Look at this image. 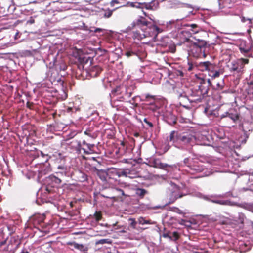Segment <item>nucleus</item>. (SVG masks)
<instances>
[{"label": "nucleus", "mask_w": 253, "mask_h": 253, "mask_svg": "<svg viewBox=\"0 0 253 253\" xmlns=\"http://www.w3.org/2000/svg\"><path fill=\"white\" fill-rule=\"evenodd\" d=\"M187 247H188L189 250H192V249H196L197 248L194 246H190L189 244H187Z\"/></svg>", "instance_id": "obj_52"}, {"label": "nucleus", "mask_w": 253, "mask_h": 253, "mask_svg": "<svg viewBox=\"0 0 253 253\" xmlns=\"http://www.w3.org/2000/svg\"><path fill=\"white\" fill-rule=\"evenodd\" d=\"M86 144H87V143L85 142V141H84H84H83V145H86Z\"/></svg>", "instance_id": "obj_63"}, {"label": "nucleus", "mask_w": 253, "mask_h": 253, "mask_svg": "<svg viewBox=\"0 0 253 253\" xmlns=\"http://www.w3.org/2000/svg\"><path fill=\"white\" fill-rule=\"evenodd\" d=\"M125 55L127 57H130L132 56H137V52L136 50L133 49L132 48L128 49L125 53Z\"/></svg>", "instance_id": "obj_26"}, {"label": "nucleus", "mask_w": 253, "mask_h": 253, "mask_svg": "<svg viewBox=\"0 0 253 253\" xmlns=\"http://www.w3.org/2000/svg\"><path fill=\"white\" fill-rule=\"evenodd\" d=\"M71 245H73L75 249L79 250L81 251L86 252L88 250V248L86 246H85L83 244H79L76 242H74L71 244Z\"/></svg>", "instance_id": "obj_24"}, {"label": "nucleus", "mask_w": 253, "mask_h": 253, "mask_svg": "<svg viewBox=\"0 0 253 253\" xmlns=\"http://www.w3.org/2000/svg\"><path fill=\"white\" fill-rule=\"evenodd\" d=\"M62 169H64L63 170H69L67 167L64 164L57 165L56 169L62 170Z\"/></svg>", "instance_id": "obj_40"}, {"label": "nucleus", "mask_w": 253, "mask_h": 253, "mask_svg": "<svg viewBox=\"0 0 253 253\" xmlns=\"http://www.w3.org/2000/svg\"><path fill=\"white\" fill-rule=\"evenodd\" d=\"M41 217L42 219L40 220V222H43V219H44V217L42 216Z\"/></svg>", "instance_id": "obj_62"}, {"label": "nucleus", "mask_w": 253, "mask_h": 253, "mask_svg": "<svg viewBox=\"0 0 253 253\" xmlns=\"http://www.w3.org/2000/svg\"><path fill=\"white\" fill-rule=\"evenodd\" d=\"M33 103L32 102H27L26 103V106L28 108L31 109V107L33 106Z\"/></svg>", "instance_id": "obj_50"}, {"label": "nucleus", "mask_w": 253, "mask_h": 253, "mask_svg": "<svg viewBox=\"0 0 253 253\" xmlns=\"http://www.w3.org/2000/svg\"><path fill=\"white\" fill-rule=\"evenodd\" d=\"M215 85H214V88L217 90H221L224 87V81L223 80H221L219 82H216L215 83Z\"/></svg>", "instance_id": "obj_31"}, {"label": "nucleus", "mask_w": 253, "mask_h": 253, "mask_svg": "<svg viewBox=\"0 0 253 253\" xmlns=\"http://www.w3.org/2000/svg\"><path fill=\"white\" fill-rule=\"evenodd\" d=\"M102 31L101 29L100 28H96L95 30V32H100Z\"/></svg>", "instance_id": "obj_60"}, {"label": "nucleus", "mask_w": 253, "mask_h": 253, "mask_svg": "<svg viewBox=\"0 0 253 253\" xmlns=\"http://www.w3.org/2000/svg\"><path fill=\"white\" fill-rule=\"evenodd\" d=\"M179 139V143L182 144H189L192 146L194 144L205 145L206 143L205 141L206 140V137L199 134L196 136L190 134H184L180 135Z\"/></svg>", "instance_id": "obj_2"}, {"label": "nucleus", "mask_w": 253, "mask_h": 253, "mask_svg": "<svg viewBox=\"0 0 253 253\" xmlns=\"http://www.w3.org/2000/svg\"><path fill=\"white\" fill-rule=\"evenodd\" d=\"M73 176L75 180L84 182L87 180V175L84 172L77 170L73 173Z\"/></svg>", "instance_id": "obj_9"}, {"label": "nucleus", "mask_w": 253, "mask_h": 253, "mask_svg": "<svg viewBox=\"0 0 253 253\" xmlns=\"http://www.w3.org/2000/svg\"><path fill=\"white\" fill-rule=\"evenodd\" d=\"M119 2L117 0H112L110 2V5L112 7H113L115 5V4H118Z\"/></svg>", "instance_id": "obj_48"}, {"label": "nucleus", "mask_w": 253, "mask_h": 253, "mask_svg": "<svg viewBox=\"0 0 253 253\" xmlns=\"http://www.w3.org/2000/svg\"><path fill=\"white\" fill-rule=\"evenodd\" d=\"M50 179L54 182L56 184H60L62 182V180L61 179V177H59L54 175H51L49 176Z\"/></svg>", "instance_id": "obj_29"}, {"label": "nucleus", "mask_w": 253, "mask_h": 253, "mask_svg": "<svg viewBox=\"0 0 253 253\" xmlns=\"http://www.w3.org/2000/svg\"><path fill=\"white\" fill-rule=\"evenodd\" d=\"M142 97H144L142 99L143 101L150 102L149 106L147 107L148 109L152 111L153 112H159L160 107L156 103L155 96L147 94L143 95Z\"/></svg>", "instance_id": "obj_5"}, {"label": "nucleus", "mask_w": 253, "mask_h": 253, "mask_svg": "<svg viewBox=\"0 0 253 253\" xmlns=\"http://www.w3.org/2000/svg\"><path fill=\"white\" fill-rule=\"evenodd\" d=\"M111 243V241L109 239H102L100 240H97L95 242V244L98 245V244H110Z\"/></svg>", "instance_id": "obj_35"}, {"label": "nucleus", "mask_w": 253, "mask_h": 253, "mask_svg": "<svg viewBox=\"0 0 253 253\" xmlns=\"http://www.w3.org/2000/svg\"><path fill=\"white\" fill-rule=\"evenodd\" d=\"M207 82H208V84H206L207 85H208V87H209V86L211 85L212 83H211V81L210 79H208Z\"/></svg>", "instance_id": "obj_53"}, {"label": "nucleus", "mask_w": 253, "mask_h": 253, "mask_svg": "<svg viewBox=\"0 0 253 253\" xmlns=\"http://www.w3.org/2000/svg\"><path fill=\"white\" fill-rule=\"evenodd\" d=\"M191 52L192 54L194 57L199 58L203 54L204 57H206V54L204 53V50L200 48V50L196 49L195 45L193 44L191 49Z\"/></svg>", "instance_id": "obj_15"}, {"label": "nucleus", "mask_w": 253, "mask_h": 253, "mask_svg": "<svg viewBox=\"0 0 253 253\" xmlns=\"http://www.w3.org/2000/svg\"><path fill=\"white\" fill-rule=\"evenodd\" d=\"M169 236H170V233L169 234V233H165L163 235V237H167V238H169Z\"/></svg>", "instance_id": "obj_54"}, {"label": "nucleus", "mask_w": 253, "mask_h": 253, "mask_svg": "<svg viewBox=\"0 0 253 253\" xmlns=\"http://www.w3.org/2000/svg\"><path fill=\"white\" fill-rule=\"evenodd\" d=\"M209 88L206 84L204 80L201 81L198 88L191 90L189 95V102L191 103H199L207 96Z\"/></svg>", "instance_id": "obj_1"}, {"label": "nucleus", "mask_w": 253, "mask_h": 253, "mask_svg": "<svg viewBox=\"0 0 253 253\" xmlns=\"http://www.w3.org/2000/svg\"><path fill=\"white\" fill-rule=\"evenodd\" d=\"M169 49L172 53H174L176 51V46L174 45H170L169 46Z\"/></svg>", "instance_id": "obj_46"}, {"label": "nucleus", "mask_w": 253, "mask_h": 253, "mask_svg": "<svg viewBox=\"0 0 253 253\" xmlns=\"http://www.w3.org/2000/svg\"><path fill=\"white\" fill-rule=\"evenodd\" d=\"M159 7V3L155 2L154 1H152L150 2L146 3L144 2L142 3V8H145L147 10L154 11L156 10Z\"/></svg>", "instance_id": "obj_13"}, {"label": "nucleus", "mask_w": 253, "mask_h": 253, "mask_svg": "<svg viewBox=\"0 0 253 253\" xmlns=\"http://www.w3.org/2000/svg\"><path fill=\"white\" fill-rule=\"evenodd\" d=\"M118 190L121 193L122 195H125V194H124V192L123 190L121 189H118Z\"/></svg>", "instance_id": "obj_58"}, {"label": "nucleus", "mask_w": 253, "mask_h": 253, "mask_svg": "<svg viewBox=\"0 0 253 253\" xmlns=\"http://www.w3.org/2000/svg\"><path fill=\"white\" fill-rule=\"evenodd\" d=\"M84 134L88 135L91 137H92L93 138H95V135L92 134L91 131L90 129L85 130L84 132Z\"/></svg>", "instance_id": "obj_41"}, {"label": "nucleus", "mask_w": 253, "mask_h": 253, "mask_svg": "<svg viewBox=\"0 0 253 253\" xmlns=\"http://www.w3.org/2000/svg\"><path fill=\"white\" fill-rule=\"evenodd\" d=\"M126 94L128 97H130L131 96L132 93L131 92L127 93Z\"/></svg>", "instance_id": "obj_61"}, {"label": "nucleus", "mask_w": 253, "mask_h": 253, "mask_svg": "<svg viewBox=\"0 0 253 253\" xmlns=\"http://www.w3.org/2000/svg\"><path fill=\"white\" fill-rule=\"evenodd\" d=\"M193 45H195L196 49L200 50V48L203 49L207 45V42L204 40H198L197 42H194Z\"/></svg>", "instance_id": "obj_20"}, {"label": "nucleus", "mask_w": 253, "mask_h": 253, "mask_svg": "<svg viewBox=\"0 0 253 253\" xmlns=\"http://www.w3.org/2000/svg\"><path fill=\"white\" fill-rule=\"evenodd\" d=\"M121 145L123 147V149H126V147H125V143L124 142H122L121 143Z\"/></svg>", "instance_id": "obj_55"}, {"label": "nucleus", "mask_w": 253, "mask_h": 253, "mask_svg": "<svg viewBox=\"0 0 253 253\" xmlns=\"http://www.w3.org/2000/svg\"><path fill=\"white\" fill-rule=\"evenodd\" d=\"M189 26H190L192 28H195L197 27V25L195 24H191L190 25H189Z\"/></svg>", "instance_id": "obj_56"}, {"label": "nucleus", "mask_w": 253, "mask_h": 253, "mask_svg": "<svg viewBox=\"0 0 253 253\" xmlns=\"http://www.w3.org/2000/svg\"><path fill=\"white\" fill-rule=\"evenodd\" d=\"M179 237L180 236L179 233L175 231L172 233H170V236L169 237V238L171 240L176 241L179 238Z\"/></svg>", "instance_id": "obj_32"}, {"label": "nucleus", "mask_w": 253, "mask_h": 253, "mask_svg": "<svg viewBox=\"0 0 253 253\" xmlns=\"http://www.w3.org/2000/svg\"><path fill=\"white\" fill-rule=\"evenodd\" d=\"M143 121L146 124H147L149 126V127H152L153 126L152 123L148 121L147 118H144Z\"/></svg>", "instance_id": "obj_45"}, {"label": "nucleus", "mask_w": 253, "mask_h": 253, "mask_svg": "<svg viewBox=\"0 0 253 253\" xmlns=\"http://www.w3.org/2000/svg\"><path fill=\"white\" fill-rule=\"evenodd\" d=\"M174 211L176 212L177 213L179 214H182L183 212L181 210H180L179 209L176 208L175 210H174Z\"/></svg>", "instance_id": "obj_51"}, {"label": "nucleus", "mask_w": 253, "mask_h": 253, "mask_svg": "<svg viewBox=\"0 0 253 253\" xmlns=\"http://www.w3.org/2000/svg\"><path fill=\"white\" fill-rule=\"evenodd\" d=\"M64 169L59 170L56 169L55 173L58 176L61 178L65 177L66 176H69V170H63Z\"/></svg>", "instance_id": "obj_23"}, {"label": "nucleus", "mask_w": 253, "mask_h": 253, "mask_svg": "<svg viewBox=\"0 0 253 253\" xmlns=\"http://www.w3.org/2000/svg\"><path fill=\"white\" fill-rule=\"evenodd\" d=\"M228 117L231 119L233 122L236 123V122L239 119L240 115L238 113H232V112H225L224 114L221 115V118Z\"/></svg>", "instance_id": "obj_14"}, {"label": "nucleus", "mask_w": 253, "mask_h": 253, "mask_svg": "<svg viewBox=\"0 0 253 253\" xmlns=\"http://www.w3.org/2000/svg\"><path fill=\"white\" fill-rule=\"evenodd\" d=\"M219 8L220 9L229 7L230 4V0H216Z\"/></svg>", "instance_id": "obj_22"}, {"label": "nucleus", "mask_w": 253, "mask_h": 253, "mask_svg": "<svg viewBox=\"0 0 253 253\" xmlns=\"http://www.w3.org/2000/svg\"><path fill=\"white\" fill-rule=\"evenodd\" d=\"M168 122L170 125H174L176 123V118L174 115L171 114L169 118H167Z\"/></svg>", "instance_id": "obj_33"}, {"label": "nucleus", "mask_w": 253, "mask_h": 253, "mask_svg": "<svg viewBox=\"0 0 253 253\" xmlns=\"http://www.w3.org/2000/svg\"><path fill=\"white\" fill-rule=\"evenodd\" d=\"M152 163L154 167L157 168L164 169L167 168L168 166L167 164L161 163L159 159L153 160Z\"/></svg>", "instance_id": "obj_21"}, {"label": "nucleus", "mask_w": 253, "mask_h": 253, "mask_svg": "<svg viewBox=\"0 0 253 253\" xmlns=\"http://www.w3.org/2000/svg\"><path fill=\"white\" fill-rule=\"evenodd\" d=\"M21 253H29L27 250L24 249V250H22Z\"/></svg>", "instance_id": "obj_59"}, {"label": "nucleus", "mask_w": 253, "mask_h": 253, "mask_svg": "<svg viewBox=\"0 0 253 253\" xmlns=\"http://www.w3.org/2000/svg\"><path fill=\"white\" fill-rule=\"evenodd\" d=\"M177 97L181 106L185 108L189 107L187 103L189 102V96L187 97L185 93H178Z\"/></svg>", "instance_id": "obj_11"}, {"label": "nucleus", "mask_w": 253, "mask_h": 253, "mask_svg": "<svg viewBox=\"0 0 253 253\" xmlns=\"http://www.w3.org/2000/svg\"><path fill=\"white\" fill-rule=\"evenodd\" d=\"M199 68L202 71H207L211 79L219 77L222 73L218 69L217 66L209 61L202 62L198 64Z\"/></svg>", "instance_id": "obj_3"}, {"label": "nucleus", "mask_w": 253, "mask_h": 253, "mask_svg": "<svg viewBox=\"0 0 253 253\" xmlns=\"http://www.w3.org/2000/svg\"><path fill=\"white\" fill-rule=\"evenodd\" d=\"M149 193V191L145 189L137 188L135 189V194L140 199H143L146 194Z\"/></svg>", "instance_id": "obj_17"}, {"label": "nucleus", "mask_w": 253, "mask_h": 253, "mask_svg": "<svg viewBox=\"0 0 253 253\" xmlns=\"http://www.w3.org/2000/svg\"><path fill=\"white\" fill-rule=\"evenodd\" d=\"M192 68H193V66L192 64H189V67L188 68V71H191L192 70Z\"/></svg>", "instance_id": "obj_57"}, {"label": "nucleus", "mask_w": 253, "mask_h": 253, "mask_svg": "<svg viewBox=\"0 0 253 253\" xmlns=\"http://www.w3.org/2000/svg\"><path fill=\"white\" fill-rule=\"evenodd\" d=\"M113 10H111L109 9H107L106 10H104V13L103 14V17L106 18H110L112 14H113Z\"/></svg>", "instance_id": "obj_36"}, {"label": "nucleus", "mask_w": 253, "mask_h": 253, "mask_svg": "<svg viewBox=\"0 0 253 253\" xmlns=\"http://www.w3.org/2000/svg\"><path fill=\"white\" fill-rule=\"evenodd\" d=\"M248 88H247V92L248 94L250 95H252V97H253V81H251L250 82H248Z\"/></svg>", "instance_id": "obj_30"}, {"label": "nucleus", "mask_w": 253, "mask_h": 253, "mask_svg": "<svg viewBox=\"0 0 253 253\" xmlns=\"http://www.w3.org/2000/svg\"><path fill=\"white\" fill-rule=\"evenodd\" d=\"M144 34L143 36L146 38L155 37L162 30L156 25L151 22L143 28Z\"/></svg>", "instance_id": "obj_4"}, {"label": "nucleus", "mask_w": 253, "mask_h": 253, "mask_svg": "<svg viewBox=\"0 0 253 253\" xmlns=\"http://www.w3.org/2000/svg\"><path fill=\"white\" fill-rule=\"evenodd\" d=\"M215 203H218L221 205H225L227 203V201H221V200H218L214 201Z\"/></svg>", "instance_id": "obj_47"}, {"label": "nucleus", "mask_w": 253, "mask_h": 253, "mask_svg": "<svg viewBox=\"0 0 253 253\" xmlns=\"http://www.w3.org/2000/svg\"><path fill=\"white\" fill-rule=\"evenodd\" d=\"M62 169H64L63 170H69L67 167L64 164L57 165L56 169L62 170Z\"/></svg>", "instance_id": "obj_39"}, {"label": "nucleus", "mask_w": 253, "mask_h": 253, "mask_svg": "<svg viewBox=\"0 0 253 253\" xmlns=\"http://www.w3.org/2000/svg\"><path fill=\"white\" fill-rule=\"evenodd\" d=\"M102 69L98 66H94L91 67L90 70V75L92 77H97L101 72Z\"/></svg>", "instance_id": "obj_19"}, {"label": "nucleus", "mask_w": 253, "mask_h": 253, "mask_svg": "<svg viewBox=\"0 0 253 253\" xmlns=\"http://www.w3.org/2000/svg\"><path fill=\"white\" fill-rule=\"evenodd\" d=\"M240 50L242 53H247L250 52L252 50V48L245 49L244 48L240 47Z\"/></svg>", "instance_id": "obj_43"}, {"label": "nucleus", "mask_w": 253, "mask_h": 253, "mask_svg": "<svg viewBox=\"0 0 253 253\" xmlns=\"http://www.w3.org/2000/svg\"><path fill=\"white\" fill-rule=\"evenodd\" d=\"M183 194L180 193L178 190H175L171 192L169 195V200L168 204L173 203L177 199L182 197Z\"/></svg>", "instance_id": "obj_12"}, {"label": "nucleus", "mask_w": 253, "mask_h": 253, "mask_svg": "<svg viewBox=\"0 0 253 253\" xmlns=\"http://www.w3.org/2000/svg\"><path fill=\"white\" fill-rule=\"evenodd\" d=\"M27 23L30 24H32L35 23V20L33 17H30V19L28 20L27 22Z\"/></svg>", "instance_id": "obj_49"}, {"label": "nucleus", "mask_w": 253, "mask_h": 253, "mask_svg": "<svg viewBox=\"0 0 253 253\" xmlns=\"http://www.w3.org/2000/svg\"><path fill=\"white\" fill-rule=\"evenodd\" d=\"M194 253H200V252H194Z\"/></svg>", "instance_id": "obj_64"}, {"label": "nucleus", "mask_w": 253, "mask_h": 253, "mask_svg": "<svg viewBox=\"0 0 253 253\" xmlns=\"http://www.w3.org/2000/svg\"><path fill=\"white\" fill-rule=\"evenodd\" d=\"M228 67H229L230 70L231 71H237V72L239 73L237 61H232L230 63V65H228Z\"/></svg>", "instance_id": "obj_25"}, {"label": "nucleus", "mask_w": 253, "mask_h": 253, "mask_svg": "<svg viewBox=\"0 0 253 253\" xmlns=\"http://www.w3.org/2000/svg\"><path fill=\"white\" fill-rule=\"evenodd\" d=\"M138 223L140 224L144 225V224H153L154 222H153L151 220H146L145 218L143 217H140L138 219Z\"/></svg>", "instance_id": "obj_27"}, {"label": "nucleus", "mask_w": 253, "mask_h": 253, "mask_svg": "<svg viewBox=\"0 0 253 253\" xmlns=\"http://www.w3.org/2000/svg\"><path fill=\"white\" fill-rule=\"evenodd\" d=\"M115 173L118 177L125 176L131 179L139 177L138 172L135 169H125L121 170H115Z\"/></svg>", "instance_id": "obj_6"}, {"label": "nucleus", "mask_w": 253, "mask_h": 253, "mask_svg": "<svg viewBox=\"0 0 253 253\" xmlns=\"http://www.w3.org/2000/svg\"><path fill=\"white\" fill-rule=\"evenodd\" d=\"M69 148L71 150L75 151L76 153L79 154L81 153L82 148L81 147V143L79 140L76 139H73L68 143Z\"/></svg>", "instance_id": "obj_8"}, {"label": "nucleus", "mask_w": 253, "mask_h": 253, "mask_svg": "<svg viewBox=\"0 0 253 253\" xmlns=\"http://www.w3.org/2000/svg\"><path fill=\"white\" fill-rule=\"evenodd\" d=\"M180 135L179 134L178 131H172L169 137L167 138V141L168 143H179V137H180Z\"/></svg>", "instance_id": "obj_10"}, {"label": "nucleus", "mask_w": 253, "mask_h": 253, "mask_svg": "<svg viewBox=\"0 0 253 253\" xmlns=\"http://www.w3.org/2000/svg\"><path fill=\"white\" fill-rule=\"evenodd\" d=\"M169 2H170L169 6L170 8H175L180 4V2L176 0H174L172 2H171L170 1H169Z\"/></svg>", "instance_id": "obj_37"}, {"label": "nucleus", "mask_w": 253, "mask_h": 253, "mask_svg": "<svg viewBox=\"0 0 253 253\" xmlns=\"http://www.w3.org/2000/svg\"><path fill=\"white\" fill-rule=\"evenodd\" d=\"M93 217L96 221H99L101 220L102 218V214L101 211H96L93 215Z\"/></svg>", "instance_id": "obj_34"}, {"label": "nucleus", "mask_w": 253, "mask_h": 253, "mask_svg": "<svg viewBox=\"0 0 253 253\" xmlns=\"http://www.w3.org/2000/svg\"><path fill=\"white\" fill-rule=\"evenodd\" d=\"M139 29V30H137L133 32L132 38L134 39L141 40L142 39L145 38V36H143V34H144L143 28Z\"/></svg>", "instance_id": "obj_16"}, {"label": "nucleus", "mask_w": 253, "mask_h": 253, "mask_svg": "<svg viewBox=\"0 0 253 253\" xmlns=\"http://www.w3.org/2000/svg\"><path fill=\"white\" fill-rule=\"evenodd\" d=\"M249 61V59L244 58H240L237 60L239 72H242L243 71L245 65L248 64Z\"/></svg>", "instance_id": "obj_18"}, {"label": "nucleus", "mask_w": 253, "mask_h": 253, "mask_svg": "<svg viewBox=\"0 0 253 253\" xmlns=\"http://www.w3.org/2000/svg\"><path fill=\"white\" fill-rule=\"evenodd\" d=\"M86 146L88 148V150H86L85 149L82 148V150H84V152L85 154H88L91 153L93 151V149L95 145L94 144H86Z\"/></svg>", "instance_id": "obj_28"}, {"label": "nucleus", "mask_w": 253, "mask_h": 253, "mask_svg": "<svg viewBox=\"0 0 253 253\" xmlns=\"http://www.w3.org/2000/svg\"><path fill=\"white\" fill-rule=\"evenodd\" d=\"M129 221L130 222V226L133 229H135L137 222L135 221V219H134V218H129Z\"/></svg>", "instance_id": "obj_38"}, {"label": "nucleus", "mask_w": 253, "mask_h": 253, "mask_svg": "<svg viewBox=\"0 0 253 253\" xmlns=\"http://www.w3.org/2000/svg\"><path fill=\"white\" fill-rule=\"evenodd\" d=\"M131 6L132 7H135L138 8H142V3H131Z\"/></svg>", "instance_id": "obj_42"}, {"label": "nucleus", "mask_w": 253, "mask_h": 253, "mask_svg": "<svg viewBox=\"0 0 253 253\" xmlns=\"http://www.w3.org/2000/svg\"><path fill=\"white\" fill-rule=\"evenodd\" d=\"M77 110L76 108L75 107H68L67 108V113H71V112H76V111Z\"/></svg>", "instance_id": "obj_44"}, {"label": "nucleus", "mask_w": 253, "mask_h": 253, "mask_svg": "<svg viewBox=\"0 0 253 253\" xmlns=\"http://www.w3.org/2000/svg\"><path fill=\"white\" fill-rule=\"evenodd\" d=\"M150 22H148L145 18L140 16L137 19L134 20L131 24V28L134 29L136 27L143 28Z\"/></svg>", "instance_id": "obj_7"}]
</instances>
